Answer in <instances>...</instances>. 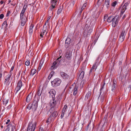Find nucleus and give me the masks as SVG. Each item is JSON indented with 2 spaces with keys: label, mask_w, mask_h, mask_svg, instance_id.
I'll list each match as a JSON object with an SVG mask.
<instances>
[{
  "label": "nucleus",
  "mask_w": 131,
  "mask_h": 131,
  "mask_svg": "<svg viewBox=\"0 0 131 131\" xmlns=\"http://www.w3.org/2000/svg\"><path fill=\"white\" fill-rule=\"evenodd\" d=\"M104 20L106 21V20H107V21L109 23H110L112 21L113 18V17L112 16H110L107 19V16L106 15L104 16Z\"/></svg>",
  "instance_id": "nucleus-18"
},
{
  "label": "nucleus",
  "mask_w": 131,
  "mask_h": 131,
  "mask_svg": "<svg viewBox=\"0 0 131 131\" xmlns=\"http://www.w3.org/2000/svg\"><path fill=\"white\" fill-rule=\"evenodd\" d=\"M125 38V37L123 36L121 37V36H120L119 39V40L121 42H122L124 40Z\"/></svg>",
  "instance_id": "nucleus-32"
},
{
  "label": "nucleus",
  "mask_w": 131,
  "mask_h": 131,
  "mask_svg": "<svg viewBox=\"0 0 131 131\" xmlns=\"http://www.w3.org/2000/svg\"><path fill=\"white\" fill-rule=\"evenodd\" d=\"M102 98H101V102H102L104 100V95H102L101 96Z\"/></svg>",
  "instance_id": "nucleus-43"
},
{
  "label": "nucleus",
  "mask_w": 131,
  "mask_h": 131,
  "mask_svg": "<svg viewBox=\"0 0 131 131\" xmlns=\"http://www.w3.org/2000/svg\"><path fill=\"white\" fill-rule=\"evenodd\" d=\"M3 103L5 105L7 104L8 101V99H3Z\"/></svg>",
  "instance_id": "nucleus-23"
},
{
  "label": "nucleus",
  "mask_w": 131,
  "mask_h": 131,
  "mask_svg": "<svg viewBox=\"0 0 131 131\" xmlns=\"http://www.w3.org/2000/svg\"><path fill=\"white\" fill-rule=\"evenodd\" d=\"M84 73V72L83 71H82L81 72L80 75V77L81 78H83Z\"/></svg>",
  "instance_id": "nucleus-35"
},
{
  "label": "nucleus",
  "mask_w": 131,
  "mask_h": 131,
  "mask_svg": "<svg viewBox=\"0 0 131 131\" xmlns=\"http://www.w3.org/2000/svg\"><path fill=\"white\" fill-rule=\"evenodd\" d=\"M39 131H45V130L42 127H40L39 129Z\"/></svg>",
  "instance_id": "nucleus-47"
},
{
  "label": "nucleus",
  "mask_w": 131,
  "mask_h": 131,
  "mask_svg": "<svg viewBox=\"0 0 131 131\" xmlns=\"http://www.w3.org/2000/svg\"><path fill=\"white\" fill-rule=\"evenodd\" d=\"M116 86V84L115 83H113V85L112 87V91L114 92L115 91V87Z\"/></svg>",
  "instance_id": "nucleus-29"
},
{
  "label": "nucleus",
  "mask_w": 131,
  "mask_h": 131,
  "mask_svg": "<svg viewBox=\"0 0 131 131\" xmlns=\"http://www.w3.org/2000/svg\"><path fill=\"white\" fill-rule=\"evenodd\" d=\"M58 0H51V3L52 7L50 8V10H52L53 8L55 7V5L57 4V2Z\"/></svg>",
  "instance_id": "nucleus-16"
},
{
  "label": "nucleus",
  "mask_w": 131,
  "mask_h": 131,
  "mask_svg": "<svg viewBox=\"0 0 131 131\" xmlns=\"http://www.w3.org/2000/svg\"><path fill=\"white\" fill-rule=\"evenodd\" d=\"M51 117H50L48 118V119L47 120L46 122L47 123H49L51 122L52 119H51Z\"/></svg>",
  "instance_id": "nucleus-40"
},
{
  "label": "nucleus",
  "mask_w": 131,
  "mask_h": 131,
  "mask_svg": "<svg viewBox=\"0 0 131 131\" xmlns=\"http://www.w3.org/2000/svg\"><path fill=\"white\" fill-rule=\"evenodd\" d=\"M97 68V63H95L91 69L90 70V72L94 71Z\"/></svg>",
  "instance_id": "nucleus-19"
},
{
  "label": "nucleus",
  "mask_w": 131,
  "mask_h": 131,
  "mask_svg": "<svg viewBox=\"0 0 131 131\" xmlns=\"http://www.w3.org/2000/svg\"><path fill=\"white\" fill-rule=\"evenodd\" d=\"M75 2L74 1H71L70 2V5L69 6V7H72L75 4Z\"/></svg>",
  "instance_id": "nucleus-26"
},
{
  "label": "nucleus",
  "mask_w": 131,
  "mask_h": 131,
  "mask_svg": "<svg viewBox=\"0 0 131 131\" xmlns=\"http://www.w3.org/2000/svg\"><path fill=\"white\" fill-rule=\"evenodd\" d=\"M103 0H98L97 4L98 5H100L103 2Z\"/></svg>",
  "instance_id": "nucleus-37"
},
{
  "label": "nucleus",
  "mask_w": 131,
  "mask_h": 131,
  "mask_svg": "<svg viewBox=\"0 0 131 131\" xmlns=\"http://www.w3.org/2000/svg\"><path fill=\"white\" fill-rule=\"evenodd\" d=\"M10 14V12L9 11H7V14H6V16H8Z\"/></svg>",
  "instance_id": "nucleus-46"
},
{
  "label": "nucleus",
  "mask_w": 131,
  "mask_h": 131,
  "mask_svg": "<svg viewBox=\"0 0 131 131\" xmlns=\"http://www.w3.org/2000/svg\"><path fill=\"white\" fill-rule=\"evenodd\" d=\"M91 91H89L86 95L85 99H88L91 96Z\"/></svg>",
  "instance_id": "nucleus-20"
},
{
  "label": "nucleus",
  "mask_w": 131,
  "mask_h": 131,
  "mask_svg": "<svg viewBox=\"0 0 131 131\" xmlns=\"http://www.w3.org/2000/svg\"><path fill=\"white\" fill-rule=\"evenodd\" d=\"M103 86L101 89L100 91V94H101V92H102V90L103 89Z\"/></svg>",
  "instance_id": "nucleus-52"
},
{
  "label": "nucleus",
  "mask_w": 131,
  "mask_h": 131,
  "mask_svg": "<svg viewBox=\"0 0 131 131\" xmlns=\"http://www.w3.org/2000/svg\"><path fill=\"white\" fill-rule=\"evenodd\" d=\"M92 31V29H90L89 30V32H91Z\"/></svg>",
  "instance_id": "nucleus-57"
},
{
  "label": "nucleus",
  "mask_w": 131,
  "mask_h": 131,
  "mask_svg": "<svg viewBox=\"0 0 131 131\" xmlns=\"http://www.w3.org/2000/svg\"><path fill=\"white\" fill-rule=\"evenodd\" d=\"M118 19L116 16L115 17L113 18L112 20V26L113 27H115L117 25Z\"/></svg>",
  "instance_id": "nucleus-11"
},
{
  "label": "nucleus",
  "mask_w": 131,
  "mask_h": 131,
  "mask_svg": "<svg viewBox=\"0 0 131 131\" xmlns=\"http://www.w3.org/2000/svg\"><path fill=\"white\" fill-rule=\"evenodd\" d=\"M56 102L54 98H52V100L50 101V104L51 107L50 110V111H55L58 106L56 105Z\"/></svg>",
  "instance_id": "nucleus-4"
},
{
  "label": "nucleus",
  "mask_w": 131,
  "mask_h": 131,
  "mask_svg": "<svg viewBox=\"0 0 131 131\" xmlns=\"http://www.w3.org/2000/svg\"><path fill=\"white\" fill-rule=\"evenodd\" d=\"M51 16H49L47 18V21H46L45 23V25H48L49 26H50V23L49 22V20L51 18Z\"/></svg>",
  "instance_id": "nucleus-21"
},
{
  "label": "nucleus",
  "mask_w": 131,
  "mask_h": 131,
  "mask_svg": "<svg viewBox=\"0 0 131 131\" xmlns=\"http://www.w3.org/2000/svg\"><path fill=\"white\" fill-rule=\"evenodd\" d=\"M64 113L62 112L61 115V118H62L64 116Z\"/></svg>",
  "instance_id": "nucleus-48"
},
{
  "label": "nucleus",
  "mask_w": 131,
  "mask_h": 131,
  "mask_svg": "<svg viewBox=\"0 0 131 131\" xmlns=\"http://www.w3.org/2000/svg\"><path fill=\"white\" fill-rule=\"evenodd\" d=\"M87 5V3H85L82 6V7L81 8V13L85 7Z\"/></svg>",
  "instance_id": "nucleus-27"
},
{
  "label": "nucleus",
  "mask_w": 131,
  "mask_h": 131,
  "mask_svg": "<svg viewBox=\"0 0 131 131\" xmlns=\"http://www.w3.org/2000/svg\"><path fill=\"white\" fill-rule=\"evenodd\" d=\"M61 82V80L59 78L54 79L51 82V85L53 87L57 86H59Z\"/></svg>",
  "instance_id": "nucleus-6"
},
{
  "label": "nucleus",
  "mask_w": 131,
  "mask_h": 131,
  "mask_svg": "<svg viewBox=\"0 0 131 131\" xmlns=\"http://www.w3.org/2000/svg\"><path fill=\"white\" fill-rule=\"evenodd\" d=\"M12 74L11 73H9L6 76V78L4 81V84L6 85V86H8L11 82L12 79V77H11Z\"/></svg>",
  "instance_id": "nucleus-3"
},
{
  "label": "nucleus",
  "mask_w": 131,
  "mask_h": 131,
  "mask_svg": "<svg viewBox=\"0 0 131 131\" xmlns=\"http://www.w3.org/2000/svg\"><path fill=\"white\" fill-rule=\"evenodd\" d=\"M2 99V98L1 97H0V102L1 101Z\"/></svg>",
  "instance_id": "nucleus-58"
},
{
  "label": "nucleus",
  "mask_w": 131,
  "mask_h": 131,
  "mask_svg": "<svg viewBox=\"0 0 131 131\" xmlns=\"http://www.w3.org/2000/svg\"><path fill=\"white\" fill-rule=\"evenodd\" d=\"M49 93L50 95L52 96V98H54L55 96L56 93V91L55 90L51 89Z\"/></svg>",
  "instance_id": "nucleus-15"
},
{
  "label": "nucleus",
  "mask_w": 131,
  "mask_h": 131,
  "mask_svg": "<svg viewBox=\"0 0 131 131\" xmlns=\"http://www.w3.org/2000/svg\"><path fill=\"white\" fill-rule=\"evenodd\" d=\"M71 39L70 38H67L66 40V43L68 44H70V43Z\"/></svg>",
  "instance_id": "nucleus-28"
},
{
  "label": "nucleus",
  "mask_w": 131,
  "mask_h": 131,
  "mask_svg": "<svg viewBox=\"0 0 131 131\" xmlns=\"http://www.w3.org/2000/svg\"><path fill=\"white\" fill-rule=\"evenodd\" d=\"M41 93L40 91H38L37 92V94L38 96H40L41 95Z\"/></svg>",
  "instance_id": "nucleus-45"
},
{
  "label": "nucleus",
  "mask_w": 131,
  "mask_h": 131,
  "mask_svg": "<svg viewBox=\"0 0 131 131\" xmlns=\"http://www.w3.org/2000/svg\"><path fill=\"white\" fill-rule=\"evenodd\" d=\"M43 62H40V63L39 64V66L42 67V65H43Z\"/></svg>",
  "instance_id": "nucleus-50"
},
{
  "label": "nucleus",
  "mask_w": 131,
  "mask_h": 131,
  "mask_svg": "<svg viewBox=\"0 0 131 131\" xmlns=\"http://www.w3.org/2000/svg\"><path fill=\"white\" fill-rule=\"evenodd\" d=\"M36 70L35 69H33L31 70L30 75H33L36 73Z\"/></svg>",
  "instance_id": "nucleus-25"
},
{
  "label": "nucleus",
  "mask_w": 131,
  "mask_h": 131,
  "mask_svg": "<svg viewBox=\"0 0 131 131\" xmlns=\"http://www.w3.org/2000/svg\"><path fill=\"white\" fill-rule=\"evenodd\" d=\"M4 17V15L3 14H1L0 15V18L1 19H3Z\"/></svg>",
  "instance_id": "nucleus-44"
},
{
  "label": "nucleus",
  "mask_w": 131,
  "mask_h": 131,
  "mask_svg": "<svg viewBox=\"0 0 131 131\" xmlns=\"http://www.w3.org/2000/svg\"><path fill=\"white\" fill-rule=\"evenodd\" d=\"M42 67H40L39 66V67L38 68V70H40V69H41V68Z\"/></svg>",
  "instance_id": "nucleus-55"
},
{
  "label": "nucleus",
  "mask_w": 131,
  "mask_h": 131,
  "mask_svg": "<svg viewBox=\"0 0 131 131\" xmlns=\"http://www.w3.org/2000/svg\"><path fill=\"white\" fill-rule=\"evenodd\" d=\"M4 3V1H2L0 2V3L1 4H3Z\"/></svg>",
  "instance_id": "nucleus-56"
},
{
  "label": "nucleus",
  "mask_w": 131,
  "mask_h": 131,
  "mask_svg": "<svg viewBox=\"0 0 131 131\" xmlns=\"http://www.w3.org/2000/svg\"><path fill=\"white\" fill-rule=\"evenodd\" d=\"M6 131H14L15 129V127L13 123H10L7 126Z\"/></svg>",
  "instance_id": "nucleus-8"
},
{
  "label": "nucleus",
  "mask_w": 131,
  "mask_h": 131,
  "mask_svg": "<svg viewBox=\"0 0 131 131\" xmlns=\"http://www.w3.org/2000/svg\"><path fill=\"white\" fill-rule=\"evenodd\" d=\"M25 64L27 66H28L30 64V62L28 60H27L25 62Z\"/></svg>",
  "instance_id": "nucleus-42"
},
{
  "label": "nucleus",
  "mask_w": 131,
  "mask_h": 131,
  "mask_svg": "<svg viewBox=\"0 0 131 131\" xmlns=\"http://www.w3.org/2000/svg\"><path fill=\"white\" fill-rule=\"evenodd\" d=\"M27 7V5L26 4H24L20 14V21L22 26H24L26 22V17L24 14Z\"/></svg>",
  "instance_id": "nucleus-1"
},
{
  "label": "nucleus",
  "mask_w": 131,
  "mask_h": 131,
  "mask_svg": "<svg viewBox=\"0 0 131 131\" xmlns=\"http://www.w3.org/2000/svg\"><path fill=\"white\" fill-rule=\"evenodd\" d=\"M74 84V86L73 85L72 86H71V88H72L73 87V94L74 95H75L77 94L78 92V85Z\"/></svg>",
  "instance_id": "nucleus-14"
},
{
  "label": "nucleus",
  "mask_w": 131,
  "mask_h": 131,
  "mask_svg": "<svg viewBox=\"0 0 131 131\" xmlns=\"http://www.w3.org/2000/svg\"><path fill=\"white\" fill-rule=\"evenodd\" d=\"M14 67H12L11 68V70L10 73H11V71H12L14 69Z\"/></svg>",
  "instance_id": "nucleus-53"
},
{
  "label": "nucleus",
  "mask_w": 131,
  "mask_h": 131,
  "mask_svg": "<svg viewBox=\"0 0 131 131\" xmlns=\"http://www.w3.org/2000/svg\"><path fill=\"white\" fill-rule=\"evenodd\" d=\"M7 26V22L6 21H5L3 23L2 27L4 26V27H6Z\"/></svg>",
  "instance_id": "nucleus-38"
},
{
  "label": "nucleus",
  "mask_w": 131,
  "mask_h": 131,
  "mask_svg": "<svg viewBox=\"0 0 131 131\" xmlns=\"http://www.w3.org/2000/svg\"><path fill=\"white\" fill-rule=\"evenodd\" d=\"M50 26L44 24L43 26L42 30L41 31L40 35V39L41 40L43 39V36L45 33L46 35L48 32V29L50 28Z\"/></svg>",
  "instance_id": "nucleus-2"
},
{
  "label": "nucleus",
  "mask_w": 131,
  "mask_h": 131,
  "mask_svg": "<svg viewBox=\"0 0 131 131\" xmlns=\"http://www.w3.org/2000/svg\"><path fill=\"white\" fill-rule=\"evenodd\" d=\"M67 108V105H64V106L62 112L65 113V112L66 111V110Z\"/></svg>",
  "instance_id": "nucleus-30"
},
{
  "label": "nucleus",
  "mask_w": 131,
  "mask_h": 131,
  "mask_svg": "<svg viewBox=\"0 0 131 131\" xmlns=\"http://www.w3.org/2000/svg\"><path fill=\"white\" fill-rule=\"evenodd\" d=\"M110 3V0H106L105 2V4L106 5L107 8H108L109 7Z\"/></svg>",
  "instance_id": "nucleus-22"
},
{
  "label": "nucleus",
  "mask_w": 131,
  "mask_h": 131,
  "mask_svg": "<svg viewBox=\"0 0 131 131\" xmlns=\"http://www.w3.org/2000/svg\"><path fill=\"white\" fill-rule=\"evenodd\" d=\"M61 58V56H60L59 58H58L52 64L51 69L52 70L56 68V65L57 64H58L60 61V59Z\"/></svg>",
  "instance_id": "nucleus-9"
},
{
  "label": "nucleus",
  "mask_w": 131,
  "mask_h": 131,
  "mask_svg": "<svg viewBox=\"0 0 131 131\" xmlns=\"http://www.w3.org/2000/svg\"><path fill=\"white\" fill-rule=\"evenodd\" d=\"M129 4L128 3H126L122 7L121 10V14L120 16L122 15L126 9V7Z\"/></svg>",
  "instance_id": "nucleus-13"
},
{
  "label": "nucleus",
  "mask_w": 131,
  "mask_h": 131,
  "mask_svg": "<svg viewBox=\"0 0 131 131\" xmlns=\"http://www.w3.org/2000/svg\"><path fill=\"white\" fill-rule=\"evenodd\" d=\"M126 34V33H125V30H123L122 31L120 35V36H121V37L123 36L125 37Z\"/></svg>",
  "instance_id": "nucleus-31"
},
{
  "label": "nucleus",
  "mask_w": 131,
  "mask_h": 131,
  "mask_svg": "<svg viewBox=\"0 0 131 131\" xmlns=\"http://www.w3.org/2000/svg\"><path fill=\"white\" fill-rule=\"evenodd\" d=\"M117 3V2L116 1H115L112 3V6L113 7L115 6L116 5Z\"/></svg>",
  "instance_id": "nucleus-41"
},
{
  "label": "nucleus",
  "mask_w": 131,
  "mask_h": 131,
  "mask_svg": "<svg viewBox=\"0 0 131 131\" xmlns=\"http://www.w3.org/2000/svg\"><path fill=\"white\" fill-rule=\"evenodd\" d=\"M10 120L9 119H8L7 120V122H6V124H8L9 123V122H10Z\"/></svg>",
  "instance_id": "nucleus-51"
},
{
  "label": "nucleus",
  "mask_w": 131,
  "mask_h": 131,
  "mask_svg": "<svg viewBox=\"0 0 131 131\" xmlns=\"http://www.w3.org/2000/svg\"><path fill=\"white\" fill-rule=\"evenodd\" d=\"M52 111L53 112V111ZM54 111H53V112H54L53 113L52 116L53 117L54 116V117H56L58 115V114L57 112H56V111L55 112Z\"/></svg>",
  "instance_id": "nucleus-36"
},
{
  "label": "nucleus",
  "mask_w": 131,
  "mask_h": 131,
  "mask_svg": "<svg viewBox=\"0 0 131 131\" xmlns=\"http://www.w3.org/2000/svg\"><path fill=\"white\" fill-rule=\"evenodd\" d=\"M62 77L65 80H68L69 79V76L67 73L63 72H61L60 73Z\"/></svg>",
  "instance_id": "nucleus-12"
},
{
  "label": "nucleus",
  "mask_w": 131,
  "mask_h": 131,
  "mask_svg": "<svg viewBox=\"0 0 131 131\" xmlns=\"http://www.w3.org/2000/svg\"><path fill=\"white\" fill-rule=\"evenodd\" d=\"M83 82V81H82V82H81V83H82V82Z\"/></svg>",
  "instance_id": "nucleus-61"
},
{
  "label": "nucleus",
  "mask_w": 131,
  "mask_h": 131,
  "mask_svg": "<svg viewBox=\"0 0 131 131\" xmlns=\"http://www.w3.org/2000/svg\"><path fill=\"white\" fill-rule=\"evenodd\" d=\"M72 51H68L66 53V57L68 60H70L72 56Z\"/></svg>",
  "instance_id": "nucleus-17"
},
{
  "label": "nucleus",
  "mask_w": 131,
  "mask_h": 131,
  "mask_svg": "<svg viewBox=\"0 0 131 131\" xmlns=\"http://www.w3.org/2000/svg\"><path fill=\"white\" fill-rule=\"evenodd\" d=\"M127 131H130V130H128Z\"/></svg>",
  "instance_id": "nucleus-60"
},
{
  "label": "nucleus",
  "mask_w": 131,
  "mask_h": 131,
  "mask_svg": "<svg viewBox=\"0 0 131 131\" xmlns=\"http://www.w3.org/2000/svg\"><path fill=\"white\" fill-rule=\"evenodd\" d=\"M54 72L53 71H52L50 73V74L48 77V79H50L51 77L52 76L53 74H54Z\"/></svg>",
  "instance_id": "nucleus-33"
},
{
  "label": "nucleus",
  "mask_w": 131,
  "mask_h": 131,
  "mask_svg": "<svg viewBox=\"0 0 131 131\" xmlns=\"http://www.w3.org/2000/svg\"><path fill=\"white\" fill-rule=\"evenodd\" d=\"M3 126H1V128H3Z\"/></svg>",
  "instance_id": "nucleus-59"
},
{
  "label": "nucleus",
  "mask_w": 131,
  "mask_h": 131,
  "mask_svg": "<svg viewBox=\"0 0 131 131\" xmlns=\"http://www.w3.org/2000/svg\"><path fill=\"white\" fill-rule=\"evenodd\" d=\"M26 71V69H25V70L23 71L22 73V75H25V74Z\"/></svg>",
  "instance_id": "nucleus-49"
},
{
  "label": "nucleus",
  "mask_w": 131,
  "mask_h": 131,
  "mask_svg": "<svg viewBox=\"0 0 131 131\" xmlns=\"http://www.w3.org/2000/svg\"><path fill=\"white\" fill-rule=\"evenodd\" d=\"M62 11V8H59L58 10V11L57 12V14H60L61 12Z\"/></svg>",
  "instance_id": "nucleus-39"
},
{
  "label": "nucleus",
  "mask_w": 131,
  "mask_h": 131,
  "mask_svg": "<svg viewBox=\"0 0 131 131\" xmlns=\"http://www.w3.org/2000/svg\"><path fill=\"white\" fill-rule=\"evenodd\" d=\"M31 99V96H30L29 95H28V96H27L26 99V101L27 102H29Z\"/></svg>",
  "instance_id": "nucleus-34"
},
{
  "label": "nucleus",
  "mask_w": 131,
  "mask_h": 131,
  "mask_svg": "<svg viewBox=\"0 0 131 131\" xmlns=\"http://www.w3.org/2000/svg\"><path fill=\"white\" fill-rule=\"evenodd\" d=\"M38 103L36 101H34L32 103H30L27 106V109L30 110L32 109L34 111L37 108Z\"/></svg>",
  "instance_id": "nucleus-5"
},
{
  "label": "nucleus",
  "mask_w": 131,
  "mask_h": 131,
  "mask_svg": "<svg viewBox=\"0 0 131 131\" xmlns=\"http://www.w3.org/2000/svg\"><path fill=\"white\" fill-rule=\"evenodd\" d=\"M126 17V15H124L123 16V17H122V19H124Z\"/></svg>",
  "instance_id": "nucleus-54"
},
{
  "label": "nucleus",
  "mask_w": 131,
  "mask_h": 131,
  "mask_svg": "<svg viewBox=\"0 0 131 131\" xmlns=\"http://www.w3.org/2000/svg\"><path fill=\"white\" fill-rule=\"evenodd\" d=\"M34 27V25L33 24H31L29 28V32L30 34H32L33 31V29Z\"/></svg>",
  "instance_id": "nucleus-24"
},
{
  "label": "nucleus",
  "mask_w": 131,
  "mask_h": 131,
  "mask_svg": "<svg viewBox=\"0 0 131 131\" xmlns=\"http://www.w3.org/2000/svg\"><path fill=\"white\" fill-rule=\"evenodd\" d=\"M36 124V122L33 123L32 122H29L27 131H35Z\"/></svg>",
  "instance_id": "nucleus-7"
},
{
  "label": "nucleus",
  "mask_w": 131,
  "mask_h": 131,
  "mask_svg": "<svg viewBox=\"0 0 131 131\" xmlns=\"http://www.w3.org/2000/svg\"><path fill=\"white\" fill-rule=\"evenodd\" d=\"M22 82L21 80H19L18 81L17 86L15 89V94H16L18 91L20 89L22 86Z\"/></svg>",
  "instance_id": "nucleus-10"
}]
</instances>
